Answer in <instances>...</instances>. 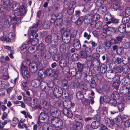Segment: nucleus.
I'll return each mask as SVG.
<instances>
[{"instance_id":"13","label":"nucleus","mask_w":130,"mask_h":130,"mask_svg":"<svg viewBox=\"0 0 130 130\" xmlns=\"http://www.w3.org/2000/svg\"><path fill=\"white\" fill-rule=\"evenodd\" d=\"M107 109L106 107H103L101 108H99L97 112L101 116H106L107 113Z\"/></svg>"},{"instance_id":"61","label":"nucleus","mask_w":130,"mask_h":130,"mask_svg":"<svg viewBox=\"0 0 130 130\" xmlns=\"http://www.w3.org/2000/svg\"><path fill=\"white\" fill-rule=\"evenodd\" d=\"M44 47V44L42 43H40L38 46L37 48L38 50L41 51L43 50Z\"/></svg>"},{"instance_id":"21","label":"nucleus","mask_w":130,"mask_h":130,"mask_svg":"<svg viewBox=\"0 0 130 130\" xmlns=\"http://www.w3.org/2000/svg\"><path fill=\"white\" fill-rule=\"evenodd\" d=\"M82 121L78 122L77 121L75 122V123L74 124L73 126V127L74 128H76L77 130H80L82 128V126L81 123Z\"/></svg>"},{"instance_id":"26","label":"nucleus","mask_w":130,"mask_h":130,"mask_svg":"<svg viewBox=\"0 0 130 130\" xmlns=\"http://www.w3.org/2000/svg\"><path fill=\"white\" fill-rule=\"evenodd\" d=\"M29 100V102L30 104L34 105L37 104L38 102V100L36 98H32L29 97L28 98Z\"/></svg>"},{"instance_id":"19","label":"nucleus","mask_w":130,"mask_h":130,"mask_svg":"<svg viewBox=\"0 0 130 130\" xmlns=\"http://www.w3.org/2000/svg\"><path fill=\"white\" fill-rule=\"evenodd\" d=\"M29 69L30 71L32 73H35L38 70L37 67L34 63H30Z\"/></svg>"},{"instance_id":"62","label":"nucleus","mask_w":130,"mask_h":130,"mask_svg":"<svg viewBox=\"0 0 130 130\" xmlns=\"http://www.w3.org/2000/svg\"><path fill=\"white\" fill-rule=\"evenodd\" d=\"M39 42V40L37 38H34L31 41V44L32 45L35 46Z\"/></svg>"},{"instance_id":"7","label":"nucleus","mask_w":130,"mask_h":130,"mask_svg":"<svg viewBox=\"0 0 130 130\" xmlns=\"http://www.w3.org/2000/svg\"><path fill=\"white\" fill-rule=\"evenodd\" d=\"M62 91L61 88L58 87H56L54 90V95L57 98H59L62 96Z\"/></svg>"},{"instance_id":"2","label":"nucleus","mask_w":130,"mask_h":130,"mask_svg":"<svg viewBox=\"0 0 130 130\" xmlns=\"http://www.w3.org/2000/svg\"><path fill=\"white\" fill-rule=\"evenodd\" d=\"M19 9L20 10L17 13L19 15L23 17L27 11V9L23 6H20L19 4H14L13 5L12 8V10L14 11H17Z\"/></svg>"},{"instance_id":"22","label":"nucleus","mask_w":130,"mask_h":130,"mask_svg":"<svg viewBox=\"0 0 130 130\" xmlns=\"http://www.w3.org/2000/svg\"><path fill=\"white\" fill-rule=\"evenodd\" d=\"M127 19L126 18H124L122 19V21L123 22L125 23H127L125 25H126V31L127 32H130V23H127Z\"/></svg>"},{"instance_id":"51","label":"nucleus","mask_w":130,"mask_h":130,"mask_svg":"<svg viewBox=\"0 0 130 130\" xmlns=\"http://www.w3.org/2000/svg\"><path fill=\"white\" fill-rule=\"evenodd\" d=\"M35 46L32 45L30 46L28 49V51L29 53H32L35 52Z\"/></svg>"},{"instance_id":"33","label":"nucleus","mask_w":130,"mask_h":130,"mask_svg":"<svg viewBox=\"0 0 130 130\" xmlns=\"http://www.w3.org/2000/svg\"><path fill=\"white\" fill-rule=\"evenodd\" d=\"M76 96L77 98L80 100L82 99L84 97L83 93L80 91H78L76 92Z\"/></svg>"},{"instance_id":"60","label":"nucleus","mask_w":130,"mask_h":130,"mask_svg":"<svg viewBox=\"0 0 130 130\" xmlns=\"http://www.w3.org/2000/svg\"><path fill=\"white\" fill-rule=\"evenodd\" d=\"M120 76L119 75H115L112 78L113 80V82H117L118 81L120 82Z\"/></svg>"},{"instance_id":"28","label":"nucleus","mask_w":130,"mask_h":130,"mask_svg":"<svg viewBox=\"0 0 130 130\" xmlns=\"http://www.w3.org/2000/svg\"><path fill=\"white\" fill-rule=\"evenodd\" d=\"M67 64V61L66 59H61L59 62V65L61 68L65 67Z\"/></svg>"},{"instance_id":"16","label":"nucleus","mask_w":130,"mask_h":130,"mask_svg":"<svg viewBox=\"0 0 130 130\" xmlns=\"http://www.w3.org/2000/svg\"><path fill=\"white\" fill-rule=\"evenodd\" d=\"M43 82H40L38 79H35L32 81L31 83V84L32 86L36 87L40 85L42 86L43 85L42 84H43Z\"/></svg>"},{"instance_id":"38","label":"nucleus","mask_w":130,"mask_h":130,"mask_svg":"<svg viewBox=\"0 0 130 130\" xmlns=\"http://www.w3.org/2000/svg\"><path fill=\"white\" fill-rule=\"evenodd\" d=\"M107 66L105 64H103L101 66L100 71L102 73H104L107 70Z\"/></svg>"},{"instance_id":"15","label":"nucleus","mask_w":130,"mask_h":130,"mask_svg":"<svg viewBox=\"0 0 130 130\" xmlns=\"http://www.w3.org/2000/svg\"><path fill=\"white\" fill-rule=\"evenodd\" d=\"M46 76L52 77L54 76V70L51 68H48L46 70Z\"/></svg>"},{"instance_id":"48","label":"nucleus","mask_w":130,"mask_h":130,"mask_svg":"<svg viewBox=\"0 0 130 130\" xmlns=\"http://www.w3.org/2000/svg\"><path fill=\"white\" fill-rule=\"evenodd\" d=\"M102 25V23L101 21H98L95 23V27L96 29H98L101 28Z\"/></svg>"},{"instance_id":"30","label":"nucleus","mask_w":130,"mask_h":130,"mask_svg":"<svg viewBox=\"0 0 130 130\" xmlns=\"http://www.w3.org/2000/svg\"><path fill=\"white\" fill-rule=\"evenodd\" d=\"M71 103V102L69 100H65L63 102V106L67 107L68 108H71V106L70 105Z\"/></svg>"},{"instance_id":"9","label":"nucleus","mask_w":130,"mask_h":130,"mask_svg":"<svg viewBox=\"0 0 130 130\" xmlns=\"http://www.w3.org/2000/svg\"><path fill=\"white\" fill-rule=\"evenodd\" d=\"M62 112L63 114L68 117L71 118L73 116V114L71 110L69 108H64Z\"/></svg>"},{"instance_id":"25","label":"nucleus","mask_w":130,"mask_h":130,"mask_svg":"<svg viewBox=\"0 0 130 130\" xmlns=\"http://www.w3.org/2000/svg\"><path fill=\"white\" fill-rule=\"evenodd\" d=\"M46 70L43 69H40L39 71L38 75L41 77H46Z\"/></svg>"},{"instance_id":"32","label":"nucleus","mask_w":130,"mask_h":130,"mask_svg":"<svg viewBox=\"0 0 130 130\" xmlns=\"http://www.w3.org/2000/svg\"><path fill=\"white\" fill-rule=\"evenodd\" d=\"M76 72V69L74 68H71L69 70L70 74L72 76L75 75Z\"/></svg>"},{"instance_id":"54","label":"nucleus","mask_w":130,"mask_h":130,"mask_svg":"<svg viewBox=\"0 0 130 130\" xmlns=\"http://www.w3.org/2000/svg\"><path fill=\"white\" fill-rule=\"evenodd\" d=\"M115 74L111 71L110 73L107 72L106 73V75L108 76V77L109 79H112L114 76Z\"/></svg>"},{"instance_id":"45","label":"nucleus","mask_w":130,"mask_h":130,"mask_svg":"<svg viewBox=\"0 0 130 130\" xmlns=\"http://www.w3.org/2000/svg\"><path fill=\"white\" fill-rule=\"evenodd\" d=\"M106 123L107 125L110 126V125H112L113 124V120L110 119L109 118H107L106 121Z\"/></svg>"},{"instance_id":"3","label":"nucleus","mask_w":130,"mask_h":130,"mask_svg":"<svg viewBox=\"0 0 130 130\" xmlns=\"http://www.w3.org/2000/svg\"><path fill=\"white\" fill-rule=\"evenodd\" d=\"M51 122L53 125L56 128H58L62 125L63 123L61 120L56 117L52 119Z\"/></svg>"},{"instance_id":"6","label":"nucleus","mask_w":130,"mask_h":130,"mask_svg":"<svg viewBox=\"0 0 130 130\" xmlns=\"http://www.w3.org/2000/svg\"><path fill=\"white\" fill-rule=\"evenodd\" d=\"M62 87L64 88L66 87L67 89L69 87L72 88L74 87V84L73 81L68 82L66 80L63 79L62 81Z\"/></svg>"},{"instance_id":"8","label":"nucleus","mask_w":130,"mask_h":130,"mask_svg":"<svg viewBox=\"0 0 130 130\" xmlns=\"http://www.w3.org/2000/svg\"><path fill=\"white\" fill-rule=\"evenodd\" d=\"M49 117L46 113L42 112L40 114L39 120H41L42 123H45L47 122L48 120Z\"/></svg>"},{"instance_id":"44","label":"nucleus","mask_w":130,"mask_h":130,"mask_svg":"<svg viewBox=\"0 0 130 130\" xmlns=\"http://www.w3.org/2000/svg\"><path fill=\"white\" fill-rule=\"evenodd\" d=\"M97 50H98L99 52L102 53H104L105 51V47L102 45L99 46L96 48Z\"/></svg>"},{"instance_id":"55","label":"nucleus","mask_w":130,"mask_h":130,"mask_svg":"<svg viewBox=\"0 0 130 130\" xmlns=\"http://www.w3.org/2000/svg\"><path fill=\"white\" fill-rule=\"evenodd\" d=\"M102 89L103 91L106 93H108L109 92V88L108 86L105 85L103 86Z\"/></svg>"},{"instance_id":"17","label":"nucleus","mask_w":130,"mask_h":130,"mask_svg":"<svg viewBox=\"0 0 130 130\" xmlns=\"http://www.w3.org/2000/svg\"><path fill=\"white\" fill-rule=\"evenodd\" d=\"M53 56L52 58L53 59L56 61H58L60 58L61 56L60 53L57 52L56 50H55L53 52Z\"/></svg>"},{"instance_id":"36","label":"nucleus","mask_w":130,"mask_h":130,"mask_svg":"<svg viewBox=\"0 0 130 130\" xmlns=\"http://www.w3.org/2000/svg\"><path fill=\"white\" fill-rule=\"evenodd\" d=\"M117 107L119 111H122L124 110V106L123 103L120 102L118 103Z\"/></svg>"},{"instance_id":"31","label":"nucleus","mask_w":130,"mask_h":130,"mask_svg":"<svg viewBox=\"0 0 130 130\" xmlns=\"http://www.w3.org/2000/svg\"><path fill=\"white\" fill-rule=\"evenodd\" d=\"M111 97L113 99L117 100L119 99V95L117 91H114L111 94Z\"/></svg>"},{"instance_id":"41","label":"nucleus","mask_w":130,"mask_h":130,"mask_svg":"<svg viewBox=\"0 0 130 130\" xmlns=\"http://www.w3.org/2000/svg\"><path fill=\"white\" fill-rule=\"evenodd\" d=\"M120 82L118 81L117 82L113 81V86L114 88L117 90L118 89L120 84Z\"/></svg>"},{"instance_id":"1","label":"nucleus","mask_w":130,"mask_h":130,"mask_svg":"<svg viewBox=\"0 0 130 130\" xmlns=\"http://www.w3.org/2000/svg\"><path fill=\"white\" fill-rule=\"evenodd\" d=\"M42 27L44 29L49 28L50 27L49 22L48 21H45L43 22L42 24L41 21L39 20L32 28H30L29 31L30 34L32 36L34 35L38 31L37 28Z\"/></svg>"},{"instance_id":"42","label":"nucleus","mask_w":130,"mask_h":130,"mask_svg":"<svg viewBox=\"0 0 130 130\" xmlns=\"http://www.w3.org/2000/svg\"><path fill=\"white\" fill-rule=\"evenodd\" d=\"M43 83L44 84V85L46 86V85L49 88H51L53 86V84L51 80H50L48 83L43 82Z\"/></svg>"},{"instance_id":"43","label":"nucleus","mask_w":130,"mask_h":130,"mask_svg":"<svg viewBox=\"0 0 130 130\" xmlns=\"http://www.w3.org/2000/svg\"><path fill=\"white\" fill-rule=\"evenodd\" d=\"M79 54L80 57L81 58H85L87 57V53L83 51H80L79 52Z\"/></svg>"},{"instance_id":"52","label":"nucleus","mask_w":130,"mask_h":130,"mask_svg":"<svg viewBox=\"0 0 130 130\" xmlns=\"http://www.w3.org/2000/svg\"><path fill=\"white\" fill-rule=\"evenodd\" d=\"M6 86V85L5 81H0V87L2 89L5 88Z\"/></svg>"},{"instance_id":"11","label":"nucleus","mask_w":130,"mask_h":130,"mask_svg":"<svg viewBox=\"0 0 130 130\" xmlns=\"http://www.w3.org/2000/svg\"><path fill=\"white\" fill-rule=\"evenodd\" d=\"M87 19L88 17L87 16H81L75 21V24L78 26H80L82 24L83 22Z\"/></svg>"},{"instance_id":"47","label":"nucleus","mask_w":130,"mask_h":130,"mask_svg":"<svg viewBox=\"0 0 130 130\" xmlns=\"http://www.w3.org/2000/svg\"><path fill=\"white\" fill-rule=\"evenodd\" d=\"M52 38L51 35H49L45 37V41L46 43H51Z\"/></svg>"},{"instance_id":"56","label":"nucleus","mask_w":130,"mask_h":130,"mask_svg":"<svg viewBox=\"0 0 130 130\" xmlns=\"http://www.w3.org/2000/svg\"><path fill=\"white\" fill-rule=\"evenodd\" d=\"M77 67L78 71H82L84 68L83 65L80 62H78L77 64Z\"/></svg>"},{"instance_id":"50","label":"nucleus","mask_w":130,"mask_h":130,"mask_svg":"<svg viewBox=\"0 0 130 130\" xmlns=\"http://www.w3.org/2000/svg\"><path fill=\"white\" fill-rule=\"evenodd\" d=\"M130 46V44L129 42H124L122 44V47L125 49H127Z\"/></svg>"},{"instance_id":"14","label":"nucleus","mask_w":130,"mask_h":130,"mask_svg":"<svg viewBox=\"0 0 130 130\" xmlns=\"http://www.w3.org/2000/svg\"><path fill=\"white\" fill-rule=\"evenodd\" d=\"M120 93L124 96H127L128 92V88L125 86H122L120 89Z\"/></svg>"},{"instance_id":"29","label":"nucleus","mask_w":130,"mask_h":130,"mask_svg":"<svg viewBox=\"0 0 130 130\" xmlns=\"http://www.w3.org/2000/svg\"><path fill=\"white\" fill-rule=\"evenodd\" d=\"M115 123L117 125H121L122 123V121L121 119V118L120 117H117L115 119Z\"/></svg>"},{"instance_id":"57","label":"nucleus","mask_w":130,"mask_h":130,"mask_svg":"<svg viewBox=\"0 0 130 130\" xmlns=\"http://www.w3.org/2000/svg\"><path fill=\"white\" fill-rule=\"evenodd\" d=\"M66 31L67 32H68V33L71 35L73 34L74 32V29L71 27H70L67 28L66 29Z\"/></svg>"},{"instance_id":"46","label":"nucleus","mask_w":130,"mask_h":130,"mask_svg":"<svg viewBox=\"0 0 130 130\" xmlns=\"http://www.w3.org/2000/svg\"><path fill=\"white\" fill-rule=\"evenodd\" d=\"M92 6V5L87 4L85 5L84 6V9L83 10V11L86 12L88 11Z\"/></svg>"},{"instance_id":"64","label":"nucleus","mask_w":130,"mask_h":130,"mask_svg":"<svg viewBox=\"0 0 130 130\" xmlns=\"http://www.w3.org/2000/svg\"><path fill=\"white\" fill-rule=\"evenodd\" d=\"M62 97L64 99H67L69 97V94L67 92H64L63 93L62 95Z\"/></svg>"},{"instance_id":"34","label":"nucleus","mask_w":130,"mask_h":130,"mask_svg":"<svg viewBox=\"0 0 130 130\" xmlns=\"http://www.w3.org/2000/svg\"><path fill=\"white\" fill-rule=\"evenodd\" d=\"M106 11V8L105 6H102L100 7L98 9V11L101 14L105 13Z\"/></svg>"},{"instance_id":"23","label":"nucleus","mask_w":130,"mask_h":130,"mask_svg":"<svg viewBox=\"0 0 130 130\" xmlns=\"http://www.w3.org/2000/svg\"><path fill=\"white\" fill-rule=\"evenodd\" d=\"M90 17L92 20L93 21H97L100 19V15L97 13L91 14Z\"/></svg>"},{"instance_id":"4","label":"nucleus","mask_w":130,"mask_h":130,"mask_svg":"<svg viewBox=\"0 0 130 130\" xmlns=\"http://www.w3.org/2000/svg\"><path fill=\"white\" fill-rule=\"evenodd\" d=\"M15 16L9 15L7 16L5 21L4 23V24L6 27H8L11 25V22L13 21H15L16 20V18Z\"/></svg>"},{"instance_id":"18","label":"nucleus","mask_w":130,"mask_h":130,"mask_svg":"<svg viewBox=\"0 0 130 130\" xmlns=\"http://www.w3.org/2000/svg\"><path fill=\"white\" fill-rule=\"evenodd\" d=\"M73 46L75 49L77 50L80 49L81 45L79 40L78 39L75 40L74 41Z\"/></svg>"},{"instance_id":"12","label":"nucleus","mask_w":130,"mask_h":130,"mask_svg":"<svg viewBox=\"0 0 130 130\" xmlns=\"http://www.w3.org/2000/svg\"><path fill=\"white\" fill-rule=\"evenodd\" d=\"M51 112L52 116L54 117H57L60 115L59 111L56 108L53 107L51 108Z\"/></svg>"},{"instance_id":"63","label":"nucleus","mask_w":130,"mask_h":130,"mask_svg":"<svg viewBox=\"0 0 130 130\" xmlns=\"http://www.w3.org/2000/svg\"><path fill=\"white\" fill-rule=\"evenodd\" d=\"M103 0H97L95 2L96 6L97 7H100L103 3Z\"/></svg>"},{"instance_id":"58","label":"nucleus","mask_w":130,"mask_h":130,"mask_svg":"<svg viewBox=\"0 0 130 130\" xmlns=\"http://www.w3.org/2000/svg\"><path fill=\"white\" fill-rule=\"evenodd\" d=\"M124 125L126 127L130 126V119H128L124 122Z\"/></svg>"},{"instance_id":"27","label":"nucleus","mask_w":130,"mask_h":130,"mask_svg":"<svg viewBox=\"0 0 130 130\" xmlns=\"http://www.w3.org/2000/svg\"><path fill=\"white\" fill-rule=\"evenodd\" d=\"M100 123L99 121H96L93 122L91 123V126L92 128L96 129L99 126Z\"/></svg>"},{"instance_id":"5","label":"nucleus","mask_w":130,"mask_h":130,"mask_svg":"<svg viewBox=\"0 0 130 130\" xmlns=\"http://www.w3.org/2000/svg\"><path fill=\"white\" fill-rule=\"evenodd\" d=\"M103 30L106 32L107 34L108 35H112L116 31L114 28L112 27H109L107 25H104Z\"/></svg>"},{"instance_id":"49","label":"nucleus","mask_w":130,"mask_h":130,"mask_svg":"<svg viewBox=\"0 0 130 130\" xmlns=\"http://www.w3.org/2000/svg\"><path fill=\"white\" fill-rule=\"evenodd\" d=\"M110 100V98L109 96L105 95L103 97V101L105 103H108Z\"/></svg>"},{"instance_id":"35","label":"nucleus","mask_w":130,"mask_h":130,"mask_svg":"<svg viewBox=\"0 0 130 130\" xmlns=\"http://www.w3.org/2000/svg\"><path fill=\"white\" fill-rule=\"evenodd\" d=\"M22 89L25 91H26L28 90L29 88L27 86V83L26 82H24L22 84Z\"/></svg>"},{"instance_id":"37","label":"nucleus","mask_w":130,"mask_h":130,"mask_svg":"<svg viewBox=\"0 0 130 130\" xmlns=\"http://www.w3.org/2000/svg\"><path fill=\"white\" fill-rule=\"evenodd\" d=\"M129 57L127 56H125L122 58V61L123 64H127L128 63V60Z\"/></svg>"},{"instance_id":"20","label":"nucleus","mask_w":130,"mask_h":130,"mask_svg":"<svg viewBox=\"0 0 130 130\" xmlns=\"http://www.w3.org/2000/svg\"><path fill=\"white\" fill-rule=\"evenodd\" d=\"M111 7L112 9H113L114 11H116L118 9H121L122 8L120 3L118 2L114 3L111 5Z\"/></svg>"},{"instance_id":"40","label":"nucleus","mask_w":130,"mask_h":130,"mask_svg":"<svg viewBox=\"0 0 130 130\" xmlns=\"http://www.w3.org/2000/svg\"><path fill=\"white\" fill-rule=\"evenodd\" d=\"M104 18L106 21H108L111 19L112 18L110 13H106L104 16Z\"/></svg>"},{"instance_id":"39","label":"nucleus","mask_w":130,"mask_h":130,"mask_svg":"<svg viewBox=\"0 0 130 130\" xmlns=\"http://www.w3.org/2000/svg\"><path fill=\"white\" fill-rule=\"evenodd\" d=\"M15 37L14 34L13 32H10L8 35V38L7 42L10 41L11 40L13 39Z\"/></svg>"},{"instance_id":"53","label":"nucleus","mask_w":130,"mask_h":130,"mask_svg":"<svg viewBox=\"0 0 130 130\" xmlns=\"http://www.w3.org/2000/svg\"><path fill=\"white\" fill-rule=\"evenodd\" d=\"M111 44L110 40H106L104 42V45L107 47H110Z\"/></svg>"},{"instance_id":"10","label":"nucleus","mask_w":130,"mask_h":130,"mask_svg":"<svg viewBox=\"0 0 130 130\" xmlns=\"http://www.w3.org/2000/svg\"><path fill=\"white\" fill-rule=\"evenodd\" d=\"M56 25L57 26L61 25L62 24L63 20V16L61 13H60L56 16Z\"/></svg>"},{"instance_id":"24","label":"nucleus","mask_w":130,"mask_h":130,"mask_svg":"<svg viewBox=\"0 0 130 130\" xmlns=\"http://www.w3.org/2000/svg\"><path fill=\"white\" fill-rule=\"evenodd\" d=\"M126 25L124 24H121L118 28V31L121 33H123L126 31Z\"/></svg>"},{"instance_id":"59","label":"nucleus","mask_w":130,"mask_h":130,"mask_svg":"<svg viewBox=\"0 0 130 130\" xmlns=\"http://www.w3.org/2000/svg\"><path fill=\"white\" fill-rule=\"evenodd\" d=\"M124 66L122 67L120 66H118L116 67V70L118 72L121 73L122 71L124 70Z\"/></svg>"}]
</instances>
